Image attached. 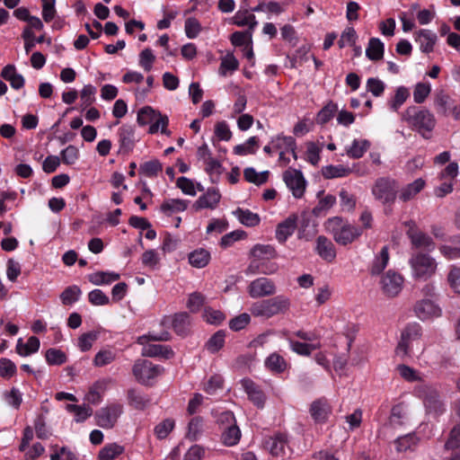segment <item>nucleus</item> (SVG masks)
<instances>
[{
    "label": "nucleus",
    "instance_id": "f257e3e1",
    "mask_svg": "<svg viewBox=\"0 0 460 460\" xmlns=\"http://www.w3.org/2000/svg\"><path fill=\"white\" fill-rule=\"evenodd\" d=\"M402 119L426 139L430 138L431 132L436 126L434 115L429 110L417 106L408 107L402 112Z\"/></svg>",
    "mask_w": 460,
    "mask_h": 460
},
{
    "label": "nucleus",
    "instance_id": "f03ea898",
    "mask_svg": "<svg viewBox=\"0 0 460 460\" xmlns=\"http://www.w3.org/2000/svg\"><path fill=\"white\" fill-rule=\"evenodd\" d=\"M324 227L340 245L350 244L362 235V228L349 224L340 217L329 218L324 223Z\"/></svg>",
    "mask_w": 460,
    "mask_h": 460
},
{
    "label": "nucleus",
    "instance_id": "7ed1b4c3",
    "mask_svg": "<svg viewBox=\"0 0 460 460\" xmlns=\"http://www.w3.org/2000/svg\"><path fill=\"white\" fill-rule=\"evenodd\" d=\"M289 307V298L280 295L253 303L250 312L253 316L269 319L277 314H285Z\"/></svg>",
    "mask_w": 460,
    "mask_h": 460
},
{
    "label": "nucleus",
    "instance_id": "20e7f679",
    "mask_svg": "<svg viewBox=\"0 0 460 460\" xmlns=\"http://www.w3.org/2000/svg\"><path fill=\"white\" fill-rule=\"evenodd\" d=\"M409 265L411 270L412 279L423 281L432 278L438 268V263L434 258L420 252L411 254L409 259Z\"/></svg>",
    "mask_w": 460,
    "mask_h": 460
},
{
    "label": "nucleus",
    "instance_id": "39448f33",
    "mask_svg": "<svg viewBox=\"0 0 460 460\" xmlns=\"http://www.w3.org/2000/svg\"><path fill=\"white\" fill-rule=\"evenodd\" d=\"M169 337L170 334L167 332H164L158 335L148 334L138 337L137 343L144 346L141 354L144 357H162L170 358L173 352L168 346L148 343L149 341H167Z\"/></svg>",
    "mask_w": 460,
    "mask_h": 460
},
{
    "label": "nucleus",
    "instance_id": "423d86ee",
    "mask_svg": "<svg viewBox=\"0 0 460 460\" xmlns=\"http://www.w3.org/2000/svg\"><path fill=\"white\" fill-rule=\"evenodd\" d=\"M422 335V328L417 323L407 324L402 331L400 341L395 349V353L401 358L410 356L411 353V343L419 340Z\"/></svg>",
    "mask_w": 460,
    "mask_h": 460
},
{
    "label": "nucleus",
    "instance_id": "0eeeda50",
    "mask_svg": "<svg viewBox=\"0 0 460 460\" xmlns=\"http://www.w3.org/2000/svg\"><path fill=\"white\" fill-rule=\"evenodd\" d=\"M219 420L221 423L227 422L229 425L224 428L221 434V442L226 447H234L241 439V430L235 424V418L233 412L225 411L221 414Z\"/></svg>",
    "mask_w": 460,
    "mask_h": 460
},
{
    "label": "nucleus",
    "instance_id": "6e6552de",
    "mask_svg": "<svg viewBox=\"0 0 460 460\" xmlns=\"http://www.w3.org/2000/svg\"><path fill=\"white\" fill-rule=\"evenodd\" d=\"M132 371L139 383L150 385L152 380L162 373L163 368L149 360L138 359L135 362Z\"/></svg>",
    "mask_w": 460,
    "mask_h": 460
},
{
    "label": "nucleus",
    "instance_id": "1a4fd4ad",
    "mask_svg": "<svg viewBox=\"0 0 460 460\" xmlns=\"http://www.w3.org/2000/svg\"><path fill=\"white\" fill-rule=\"evenodd\" d=\"M403 224L407 227L406 234L414 248L424 249L428 252H431L435 249V243L432 238L420 231L414 221L410 220Z\"/></svg>",
    "mask_w": 460,
    "mask_h": 460
},
{
    "label": "nucleus",
    "instance_id": "9d476101",
    "mask_svg": "<svg viewBox=\"0 0 460 460\" xmlns=\"http://www.w3.org/2000/svg\"><path fill=\"white\" fill-rule=\"evenodd\" d=\"M372 194L384 204L393 203L396 197L395 181L389 178L377 179L372 188Z\"/></svg>",
    "mask_w": 460,
    "mask_h": 460
},
{
    "label": "nucleus",
    "instance_id": "9b49d317",
    "mask_svg": "<svg viewBox=\"0 0 460 460\" xmlns=\"http://www.w3.org/2000/svg\"><path fill=\"white\" fill-rule=\"evenodd\" d=\"M283 181L296 199L304 196L306 181L301 171L288 168L283 172Z\"/></svg>",
    "mask_w": 460,
    "mask_h": 460
},
{
    "label": "nucleus",
    "instance_id": "f8f14e48",
    "mask_svg": "<svg viewBox=\"0 0 460 460\" xmlns=\"http://www.w3.org/2000/svg\"><path fill=\"white\" fill-rule=\"evenodd\" d=\"M122 413V405L112 403L100 409L96 414V423L102 429H111L116 424L119 417Z\"/></svg>",
    "mask_w": 460,
    "mask_h": 460
},
{
    "label": "nucleus",
    "instance_id": "ddd939ff",
    "mask_svg": "<svg viewBox=\"0 0 460 460\" xmlns=\"http://www.w3.org/2000/svg\"><path fill=\"white\" fill-rule=\"evenodd\" d=\"M275 283L268 278L261 277L250 282L247 292L252 298L270 296L276 293Z\"/></svg>",
    "mask_w": 460,
    "mask_h": 460
},
{
    "label": "nucleus",
    "instance_id": "4468645a",
    "mask_svg": "<svg viewBox=\"0 0 460 460\" xmlns=\"http://www.w3.org/2000/svg\"><path fill=\"white\" fill-rule=\"evenodd\" d=\"M402 276L394 270H388L381 279L382 289L390 297L399 295L402 289Z\"/></svg>",
    "mask_w": 460,
    "mask_h": 460
},
{
    "label": "nucleus",
    "instance_id": "2eb2a0df",
    "mask_svg": "<svg viewBox=\"0 0 460 460\" xmlns=\"http://www.w3.org/2000/svg\"><path fill=\"white\" fill-rule=\"evenodd\" d=\"M197 157L202 162L205 172L209 174H220L222 164L213 156L207 144H203L197 150Z\"/></svg>",
    "mask_w": 460,
    "mask_h": 460
},
{
    "label": "nucleus",
    "instance_id": "dca6fc26",
    "mask_svg": "<svg viewBox=\"0 0 460 460\" xmlns=\"http://www.w3.org/2000/svg\"><path fill=\"white\" fill-rule=\"evenodd\" d=\"M414 313L419 319L426 321L441 316L442 310L430 299H422L415 304Z\"/></svg>",
    "mask_w": 460,
    "mask_h": 460
},
{
    "label": "nucleus",
    "instance_id": "f3484780",
    "mask_svg": "<svg viewBox=\"0 0 460 460\" xmlns=\"http://www.w3.org/2000/svg\"><path fill=\"white\" fill-rule=\"evenodd\" d=\"M332 411L330 402L324 397L316 399L310 406V414L317 423H325L332 414Z\"/></svg>",
    "mask_w": 460,
    "mask_h": 460
},
{
    "label": "nucleus",
    "instance_id": "a211bd4d",
    "mask_svg": "<svg viewBox=\"0 0 460 460\" xmlns=\"http://www.w3.org/2000/svg\"><path fill=\"white\" fill-rule=\"evenodd\" d=\"M264 448L274 456H283L286 455V449L288 447L287 436L282 433L275 434L265 438Z\"/></svg>",
    "mask_w": 460,
    "mask_h": 460
},
{
    "label": "nucleus",
    "instance_id": "6ab92c4d",
    "mask_svg": "<svg viewBox=\"0 0 460 460\" xmlns=\"http://www.w3.org/2000/svg\"><path fill=\"white\" fill-rule=\"evenodd\" d=\"M241 385L250 401L258 408H262L266 401V396L260 386L251 379H243Z\"/></svg>",
    "mask_w": 460,
    "mask_h": 460
},
{
    "label": "nucleus",
    "instance_id": "aec40b11",
    "mask_svg": "<svg viewBox=\"0 0 460 460\" xmlns=\"http://www.w3.org/2000/svg\"><path fill=\"white\" fill-rule=\"evenodd\" d=\"M118 137L121 152L129 153L136 143L135 128L131 125H122L118 129Z\"/></svg>",
    "mask_w": 460,
    "mask_h": 460
},
{
    "label": "nucleus",
    "instance_id": "412c9836",
    "mask_svg": "<svg viewBox=\"0 0 460 460\" xmlns=\"http://www.w3.org/2000/svg\"><path fill=\"white\" fill-rule=\"evenodd\" d=\"M189 201L181 199H165L159 208L160 213L165 217L183 212L188 208Z\"/></svg>",
    "mask_w": 460,
    "mask_h": 460
},
{
    "label": "nucleus",
    "instance_id": "4be33fe9",
    "mask_svg": "<svg viewBox=\"0 0 460 460\" xmlns=\"http://www.w3.org/2000/svg\"><path fill=\"white\" fill-rule=\"evenodd\" d=\"M315 251L317 254L325 261L332 262L336 258V248L332 242L323 235L316 239Z\"/></svg>",
    "mask_w": 460,
    "mask_h": 460
},
{
    "label": "nucleus",
    "instance_id": "5701e85b",
    "mask_svg": "<svg viewBox=\"0 0 460 460\" xmlns=\"http://www.w3.org/2000/svg\"><path fill=\"white\" fill-rule=\"evenodd\" d=\"M297 217L291 215L279 223L276 228V239L279 243H284L290 237L296 228Z\"/></svg>",
    "mask_w": 460,
    "mask_h": 460
},
{
    "label": "nucleus",
    "instance_id": "b1692460",
    "mask_svg": "<svg viewBox=\"0 0 460 460\" xmlns=\"http://www.w3.org/2000/svg\"><path fill=\"white\" fill-rule=\"evenodd\" d=\"M415 40L419 43L422 52L433 51L437 40V35L429 30L421 29L414 33Z\"/></svg>",
    "mask_w": 460,
    "mask_h": 460
},
{
    "label": "nucleus",
    "instance_id": "393cba45",
    "mask_svg": "<svg viewBox=\"0 0 460 460\" xmlns=\"http://www.w3.org/2000/svg\"><path fill=\"white\" fill-rule=\"evenodd\" d=\"M273 259H267L260 261L258 262H250L247 269L246 274H264L270 275L278 270V264L272 261Z\"/></svg>",
    "mask_w": 460,
    "mask_h": 460
},
{
    "label": "nucleus",
    "instance_id": "a878e982",
    "mask_svg": "<svg viewBox=\"0 0 460 460\" xmlns=\"http://www.w3.org/2000/svg\"><path fill=\"white\" fill-rule=\"evenodd\" d=\"M221 199L219 191L214 188L208 189L205 194L200 196L195 202L197 209L209 208L214 209L217 208Z\"/></svg>",
    "mask_w": 460,
    "mask_h": 460
},
{
    "label": "nucleus",
    "instance_id": "bb28decb",
    "mask_svg": "<svg viewBox=\"0 0 460 460\" xmlns=\"http://www.w3.org/2000/svg\"><path fill=\"white\" fill-rule=\"evenodd\" d=\"M250 262H258L267 259H275L277 252L272 245L270 244H255L250 252Z\"/></svg>",
    "mask_w": 460,
    "mask_h": 460
},
{
    "label": "nucleus",
    "instance_id": "cd10ccee",
    "mask_svg": "<svg viewBox=\"0 0 460 460\" xmlns=\"http://www.w3.org/2000/svg\"><path fill=\"white\" fill-rule=\"evenodd\" d=\"M390 259L389 255V247L385 245L382 247L379 253H377L369 268V271L371 275H379L386 268L388 261Z\"/></svg>",
    "mask_w": 460,
    "mask_h": 460
},
{
    "label": "nucleus",
    "instance_id": "c85d7f7f",
    "mask_svg": "<svg viewBox=\"0 0 460 460\" xmlns=\"http://www.w3.org/2000/svg\"><path fill=\"white\" fill-rule=\"evenodd\" d=\"M40 346V340L36 336H31L26 342L20 338L17 341L16 351L22 357H27L36 353Z\"/></svg>",
    "mask_w": 460,
    "mask_h": 460
},
{
    "label": "nucleus",
    "instance_id": "c756f323",
    "mask_svg": "<svg viewBox=\"0 0 460 460\" xmlns=\"http://www.w3.org/2000/svg\"><path fill=\"white\" fill-rule=\"evenodd\" d=\"M117 358V351L111 347L101 349L93 359V365L96 367H102L111 364Z\"/></svg>",
    "mask_w": 460,
    "mask_h": 460
},
{
    "label": "nucleus",
    "instance_id": "7c9ffc66",
    "mask_svg": "<svg viewBox=\"0 0 460 460\" xmlns=\"http://www.w3.org/2000/svg\"><path fill=\"white\" fill-rule=\"evenodd\" d=\"M268 370L275 374L283 373L288 367L287 360L277 352L271 353L264 361Z\"/></svg>",
    "mask_w": 460,
    "mask_h": 460
},
{
    "label": "nucleus",
    "instance_id": "2f4dec72",
    "mask_svg": "<svg viewBox=\"0 0 460 460\" xmlns=\"http://www.w3.org/2000/svg\"><path fill=\"white\" fill-rule=\"evenodd\" d=\"M234 215L241 224L247 227H253L260 224L261 217L257 213H253L249 209L238 208L234 211Z\"/></svg>",
    "mask_w": 460,
    "mask_h": 460
},
{
    "label": "nucleus",
    "instance_id": "473e14b6",
    "mask_svg": "<svg viewBox=\"0 0 460 460\" xmlns=\"http://www.w3.org/2000/svg\"><path fill=\"white\" fill-rule=\"evenodd\" d=\"M290 349L300 356H309L314 350L321 348V342L317 343H307L294 341L291 337H287Z\"/></svg>",
    "mask_w": 460,
    "mask_h": 460
},
{
    "label": "nucleus",
    "instance_id": "72a5a7b5",
    "mask_svg": "<svg viewBox=\"0 0 460 460\" xmlns=\"http://www.w3.org/2000/svg\"><path fill=\"white\" fill-rule=\"evenodd\" d=\"M425 181L421 178L415 180L413 182L403 187L399 195V199L402 201L412 199L425 187Z\"/></svg>",
    "mask_w": 460,
    "mask_h": 460
},
{
    "label": "nucleus",
    "instance_id": "f704fd0d",
    "mask_svg": "<svg viewBox=\"0 0 460 460\" xmlns=\"http://www.w3.org/2000/svg\"><path fill=\"white\" fill-rule=\"evenodd\" d=\"M125 451L123 446L117 443L105 445L99 452L98 460H117Z\"/></svg>",
    "mask_w": 460,
    "mask_h": 460
},
{
    "label": "nucleus",
    "instance_id": "c9c22d12",
    "mask_svg": "<svg viewBox=\"0 0 460 460\" xmlns=\"http://www.w3.org/2000/svg\"><path fill=\"white\" fill-rule=\"evenodd\" d=\"M370 142L367 139H354L349 146L346 148V154L353 159L361 158L369 149Z\"/></svg>",
    "mask_w": 460,
    "mask_h": 460
},
{
    "label": "nucleus",
    "instance_id": "e433bc0d",
    "mask_svg": "<svg viewBox=\"0 0 460 460\" xmlns=\"http://www.w3.org/2000/svg\"><path fill=\"white\" fill-rule=\"evenodd\" d=\"M270 144L272 145L274 150H279V152H289V150L296 148V139L293 137L285 136L283 134H279L278 136L272 137Z\"/></svg>",
    "mask_w": 460,
    "mask_h": 460
},
{
    "label": "nucleus",
    "instance_id": "4c0bfd02",
    "mask_svg": "<svg viewBox=\"0 0 460 460\" xmlns=\"http://www.w3.org/2000/svg\"><path fill=\"white\" fill-rule=\"evenodd\" d=\"M305 147L304 159L310 164L317 166L321 161L323 145L309 141L305 143Z\"/></svg>",
    "mask_w": 460,
    "mask_h": 460
},
{
    "label": "nucleus",
    "instance_id": "58836bf2",
    "mask_svg": "<svg viewBox=\"0 0 460 460\" xmlns=\"http://www.w3.org/2000/svg\"><path fill=\"white\" fill-rule=\"evenodd\" d=\"M385 45L378 38H371L366 49V56L373 61L380 60L384 57Z\"/></svg>",
    "mask_w": 460,
    "mask_h": 460
},
{
    "label": "nucleus",
    "instance_id": "ea45409f",
    "mask_svg": "<svg viewBox=\"0 0 460 460\" xmlns=\"http://www.w3.org/2000/svg\"><path fill=\"white\" fill-rule=\"evenodd\" d=\"M259 148V138L257 137H249L244 143L234 147L233 152L236 155L244 156L254 155Z\"/></svg>",
    "mask_w": 460,
    "mask_h": 460
},
{
    "label": "nucleus",
    "instance_id": "a19ab883",
    "mask_svg": "<svg viewBox=\"0 0 460 460\" xmlns=\"http://www.w3.org/2000/svg\"><path fill=\"white\" fill-rule=\"evenodd\" d=\"M120 275L111 271H98L89 275V281L96 286L109 285L118 279Z\"/></svg>",
    "mask_w": 460,
    "mask_h": 460
},
{
    "label": "nucleus",
    "instance_id": "79ce46f5",
    "mask_svg": "<svg viewBox=\"0 0 460 460\" xmlns=\"http://www.w3.org/2000/svg\"><path fill=\"white\" fill-rule=\"evenodd\" d=\"M351 169L342 164L327 165L322 168V174L325 179L342 178L351 173Z\"/></svg>",
    "mask_w": 460,
    "mask_h": 460
},
{
    "label": "nucleus",
    "instance_id": "37998d69",
    "mask_svg": "<svg viewBox=\"0 0 460 460\" xmlns=\"http://www.w3.org/2000/svg\"><path fill=\"white\" fill-rule=\"evenodd\" d=\"M169 119L166 115L162 114L160 111L158 112L156 118L154 119L152 124L149 126L148 133L149 134H156L159 131L163 135L170 136L171 131L168 129Z\"/></svg>",
    "mask_w": 460,
    "mask_h": 460
},
{
    "label": "nucleus",
    "instance_id": "c03bdc74",
    "mask_svg": "<svg viewBox=\"0 0 460 460\" xmlns=\"http://www.w3.org/2000/svg\"><path fill=\"white\" fill-rule=\"evenodd\" d=\"M338 111V105L332 101L328 102L317 113L316 122L319 125L327 124Z\"/></svg>",
    "mask_w": 460,
    "mask_h": 460
},
{
    "label": "nucleus",
    "instance_id": "a18cd8bd",
    "mask_svg": "<svg viewBox=\"0 0 460 460\" xmlns=\"http://www.w3.org/2000/svg\"><path fill=\"white\" fill-rule=\"evenodd\" d=\"M98 338L99 332L96 331L84 332L78 337L76 346L82 352L89 351Z\"/></svg>",
    "mask_w": 460,
    "mask_h": 460
},
{
    "label": "nucleus",
    "instance_id": "49530a36",
    "mask_svg": "<svg viewBox=\"0 0 460 460\" xmlns=\"http://www.w3.org/2000/svg\"><path fill=\"white\" fill-rule=\"evenodd\" d=\"M210 260V253L205 249H197L189 254V262L196 268H204Z\"/></svg>",
    "mask_w": 460,
    "mask_h": 460
},
{
    "label": "nucleus",
    "instance_id": "de8ad7c7",
    "mask_svg": "<svg viewBox=\"0 0 460 460\" xmlns=\"http://www.w3.org/2000/svg\"><path fill=\"white\" fill-rule=\"evenodd\" d=\"M410 96L409 89L405 86L396 88L394 95L388 102V105L393 111H397Z\"/></svg>",
    "mask_w": 460,
    "mask_h": 460
},
{
    "label": "nucleus",
    "instance_id": "09e8293b",
    "mask_svg": "<svg viewBox=\"0 0 460 460\" xmlns=\"http://www.w3.org/2000/svg\"><path fill=\"white\" fill-rule=\"evenodd\" d=\"M269 174V171L258 172L253 167H247L243 170V177L245 181L258 186L267 182Z\"/></svg>",
    "mask_w": 460,
    "mask_h": 460
},
{
    "label": "nucleus",
    "instance_id": "8fccbe9b",
    "mask_svg": "<svg viewBox=\"0 0 460 460\" xmlns=\"http://www.w3.org/2000/svg\"><path fill=\"white\" fill-rule=\"evenodd\" d=\"M420 438L415 433L408 434L398 438L395 440V447L399 452H405L413 449L419 443Z\"/></svg>",
    "mask_w": 460,
    "mask_h": 460
},
{
    "label": "nucleus",
    "instance_id": "3c124183",
    "mask_svg": "<svg viewBox=\"0 0 460 460\" xmlns=\"http://www.w3.org/2000/svg\"><path fill=\"white\" fill-rule=\"evenodd\" d=\"M407 417V411L403 403L394 405L391 410L389 424L392 427L401 426Z\"/></svg>",
    "mask_w": 460,
    "mask_h": 460
},
{
    "label": "nucleus",
    "instance_id": "603ef678",
    "mask_svg": "<svg viewBox=\"0 0 460 460\" xmlns=\"http://www.w3.org/2000/svg\"><path fill=\"white\" fill-rule=\"evenodd\" d=\"M233 22L240 27L249 26L253 29L257 25V21L254 14L249 13V11H238L233 17Z\"/></svg>",
    "mask_w": 460,
    "mask_h": 460
},
{
    "label": "nucleus",
    "instance_id": "864d4df0",
    "mask_svg": "<svg viewBox=\"0 0 460 460\" xmlns=\"http://www.w3.org/2000/svg\"><path fill=\"white\" fill-rule=\"evenodd\" d=\"M159 111L153 109L150 106H145L137 111V122L139 126L151 125L156 118Z\"/></svg>",
    "mask_w": 460,
    "mask_h": 460
},
{
    "label": "nucleus",
    "instance_id": "5fc2aeb1",
    "mask_svg": "<svg viewBox=\"0 0 460 460\" xmlns=\"http://www.w3.org/2000/svg\"><path fill=\"white\" fill-rule=\"evenodd\" d=\"M66 408L67 411L75 415L76 422L85 420L93 413V409L88 405L67 404Z\"/></svg>",
    "mask_w": 460,
    "mask_h": 460
},
{
    "label": "nucleus",
    "instance_id": "6e6d98bb",
    "mask_svg": "<svg viewBox=\"0 0 460 460\" xmlns=\"http://www.w3.org/2000/svg\"><path fill=\"white\" fill-rule=\"evenodd\" d=\"M45 358L49 365L60 366L67 361L66 354L61 349L51 348L45 353Z\"/></svg>",
    "mask_w": 460,
    "mask_h": 460
},
{
    "label": "nucleus",
    "instance_id": "4d7b16f0",
    "mask_svg": "<svg viewBox=\"0 0 460 460\" xmlns=\"http://www.w3.org/2000/svg\"><path fill=\"white\" fill-rule=\"evenodd\" d=\"M239 67V62L233 54H227L221 59L219 74L226 76L228 73H233Z\"/></svg>",
    "mask_w": 460,
    "mask_h": 460
},
{
    "label": "nucleus",
    "instance_id": "13d9d810",
    "mask_svg": "<svg viewBox=\"0 0 460 460\" xmlns=\"http://www.w3.org/2000/svg\"><path fill=\"white\" fill-rule=\"evenodd\" d=\"M79 157V149L74 145H69L60 152V160L66 165L75 164L78 161Z\"/></svg>",
    "mask_w": 460,
    "mask_h": 460
},
{
    "label": "nucleus",
    "instance_id": "bf43d9fd",
    "mask_svg": "<svg viewBox=\"0 0 460 460\" xmlns=\"http://www.w3.org/2000/svg\"><path fill=\"white\" fill-rule=\"evenodd\" d=\"M128 400L129 405L137 410H143L149 402V399L146 395L135 389H130L128 392Z\"/></svg>",
    "mask_w": 460,
    "mask_h": 460
},
{
    "label": "nucleus",
    "instance_id": "052dcab7",
    "mask_svg": "<svg viewBox=\"0 0 460 460\" xmlns=\"http://www.w3.org/2000/svg\"><path fill=\"white\" fill-rule=\"evenodd\" d=\"M81 294V289L77 286H69L61 293L60 299L65 305H73L79 300Z\"/></svg>",
    "mask_w": 460,
    "mask_h": 460
},
{
    "label": "nucleus",
    "instance_id": "680f3d73",
    "mask_svg": "<svg viewBox=\"0 0 460 460\" xmlns=\"http://www.w3.org/2000/svg\"><path fill=\"white\" fill-rule=\"evenodd\" d=\"M96 87L86 84L80 92L81 107L83 110L90 107L95 102Z\"/></svg>",
    "mask_w": 460,
    "mask_h": 460
},
{
    "label": "nucleus",
    "instance_id": "e2e57ef3",
    "mask_svg": "<svg viewBox=\"0 0 460 460\" xmlns=\"http://www.w3.org/2000/svg\"><path fill=\"white\" fill-rule=\"evenodd\" d=\"M431 92V85L429 83L420 82L416 84L413 90V100L416 103L420 104L424 102L426 98Z\"/></svg>",
    "mask_w": 460,
    "mask_h": 460
},
{
    "label": "nucleus",
    "instance_id": "0e129e2a",
    "mask_svg": "<svg viewBox=\"0 0 460 460\" xmlns=\"http://www.w3.org/2000/svg\"><path fill=\"white\" fill-rule=\"evenodd\" d=\"M447 282L454 293L460 295V268L455 265L450 266L447 274Z\"/></svg>",
    "mask_w": 460,
    "mask_h": 460
},
{
    "label": "nucleus",
    "instance_id": "69168bd1",
    "mask_svg": "<svg viewBox=\"0 0 460 460\" xmlns=\"http://www.w3.org/2000/svg\"><path fill=\"white\" fill-rule=\"evenodd\" d=\"M396 370L400 376L408 382H416L421 379L420 374L409 366L403 364L399 365Z\"/></svg>",
    "mask_w": 460,
    "mask_h": 460
},
{
    "label": "nucleus",
    "instance_id": "338daca9",
    "mask_svg": "<svg viewBox=\"0 0 460 460\" xmlns=\"http://www.w3.org/2000/svg\"><path fill=\"white\" fill-rule=\"evenodd\" d=\"M190 322V316L187 313H180L174 315L172 320V327L179 334H184Z\"/></svg>",
    "mask_w": 460,
    "mask_h": 460
},
{
    "label": "nucleus",
    "instance_id": "774afa93",
    "mask_svg": "<svg viewBox=\"0 0 460 460\" xmlns=\"http://www.w3.org/2000/svg\"><path fill=\"white\" fill-rule=\"evenodd\" d=\"M366 87L375 97H380L385 90V84L379 78L370 77L367 81Z\"/></svg>",
    "mask_w": 460,
    "mask_h": 460
}]
</instances>
